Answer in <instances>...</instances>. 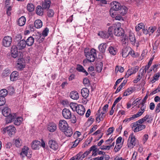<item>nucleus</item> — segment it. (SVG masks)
Listing matches in <instances>:
<instances>
[{"label": "nucleus", "mask_w": 160, "mask_h": 160, "mask_svg": "<svg viewBox=\"0 0 160 160\" xmlns=\"http://www.w3.org/2000/svg\"><path fill=\"white\" fill-rule=\"evenodd\" d=\"M117 49L116 48L112 46H110L108 49L109 52L112 55H115L117 52Z\"/></svg>", "instance_id": "obj_40"}, {"label": "nucleus", "mask_w": 160, "mask_h": 160, "mask_svg": "<svg viewBox=\"0 0 160 160\" xmlns=\"http://www.w3.org/2000/svg\"><path fill=\"white\" fill-rule=\"evenodd\" d=\"M103 66V63L102 62H98L96 65V71L98 72H101Z\"/></svg>", "instance_id": "obj_38"}, {"label": "nucleus", "mask_w": 160, "mask_h": 160, "mask_svg": "<svg viewBox=\"0 0 160 160\" xmlns=\"http://www.w3.org/2000/svg\"><path fill=\"white\" fill-rule=\"evenodd\" d=\"M83 83L85 85L87 84L88 85L90 84L89 80L87 78H85L83 80Z\"/></svg>", "instance_id": "obj_64"}, {"label": "nucleus", "mask_w": 160, "mask_h": 160, "mask_svg": "<svg viewBox=\"0 0 160 160\" xmlns=\"http://www.w3.org/2000/svg\"><path fill=\"white\" fill-rule=\"evenodd\" d=\"M56 129L57 126L55 123L52 122L49 123L48 125V129L49 132H53L56 130Z\"/></svg>", "instance_id": "obj_18"}, {"label": "nucleus", "mask_w": 160, "mask_h": 160, "mask_svg": "<svg viewBox=\"0 0 160 160\" xmlns=\"http://www.w3.org/2000/svg\"><path fill=\"white\" fill-rule=\"evenodd\" d=\"M148 136L147 134H145L143 136L142 138V141L143 143H145L147 140H148Z\"/></svg>", "instance_id": "obj_59"}, {"label": "nucleus", "mask_w": 160, "mask_h": 160, "mask_svg": "<svg viewBox=\"0 0 160 160\" xmlns=\"http://www.w3.org/2000/svg\"><path fill=\"white\" fill-rule=\"evenodd\" d=\"M26 20L24 17H22L18 20V23L19 26H22L25 23Z\"/></svg>", "instance_id": "obj_35"}, {"label": "nucleus", "mask_w": 160, "mask_h": 160, "mask_svg": "<svg viewBox=\"0 0 160 160\" xmlns=\"http://www.w3.org/2000/svg\"><path fill=\"white\" fill-rule=\"evenodd\" d=\"M15 91L14 88L12 87H10L8 88V92L10 94H13Z\"/></svg>", "instance_id": "obj_58"}, {"label": "nucleus", "mask_w": 160, "mask_h": 160, "mask_svg": "<svg viewBox=\"0 0 160 160\" xmlns=\"http://www.w3.org/2000/svg\"><path fill=\"white\" fill-rule=\"evenodd\" d=\"M108 105L107 104L105 105L102 108L103 111L101 112V113L105 114L108 112Z\"/></svg>", "instance_id": "obj_54"}, {"label": "nucleus", "mask_w": 160, "mask_h": 160, "mask_svg": "<svg viewBox=\"0 0 160 160\" xmlns=\"http://www.w3.org/2000/svg\"><path fill=\"white\" fill-rule=\"evenodd\" d=\"M18 76V72L16 71H14L10 75V80L12 81H15L18 79L19 78Z\"/></svg>", "instance_id": "obj_21"}, {"label": "nucleus", "mask_w": 160, "mask_h": 160, "mask_svg": "<svg viewBox=\"0 0 160 160\" xmlns=\"http://www.w3.org/2000/svg\"><path fill=\"white\" fill-rule=\"evenodd\" d=\"M70 96L71 98L74 100H77L79 98L78 93L75 91H72L70 93Z\"/></svg>", "instance_id": "obj_29"}, {"label": "nucleus", "mask_w": 160, "mask_h": 160, "mask_svg": "<svg viewBox=\"0 0 160 160\" xmlns=\"http://www.w3.org/2000/svg\"><path fill=\"white\" fill-rule=\"evenodd\" d=\"M89 91L86 88H83L81 90V94L82 96L85 99L88 96Z\"/></svg>", "instance_id": "obj_23"}, {"label": "nucleus", "mask_w": 160, "mask_h": 160, "mask_svg": "<svg viewBox=\"0 0 160 160\" xmlns=\"http://www.w3.org/2000/svg\"><path fill=\"white\" fill-rule=\"evenodd\" d=\"M85 56L88 60L90 62H93L97 57L96 50L94 48H92L90 51H87V49L84 50Z\"/></svg>", "instance_id": "obj_3"}, {"label": "nucleus", "mask_w": 160, "mask_h": 160, "mask_svg": "<svg viewBox=\"0 0 160 160\" xmlns=\"http://www.w3.org/2000/svg\"><path fill=\"white\" fill-rule=\"evenodd\" d=\"M81 141L80 138H78L74 142H73L74 143L72 145V146L71 147V148H74L75 147H76L78 145V143L79 142Z\"/></svg>", "instance_id": "obj_55"}, {"label": "nucleus", "mask_w": 160, "mask_h": 160, "mask_svg": "<svg viewBox=\"0 0 160 160\" xmlns=\"http://www.w3.org/2000/svg\"><path fill=\"white\" fill-rule=\"evenodd\" d=\"M49 32V29L48 28H46L42 32V34L43 36L44 37L48 35V33Z\"/></svg>", "instance_id": "obj_56"}, {"label": "nucleus", "mask_w": 160, "mask_h": 160, "mask_svg": "<svg viewBox=\"0 0 160 160\" xmlns=\"http://www.w3.org/2000/svg\"><path fill=\"white\" fill-rule=\"evenodd\" d=\"M12 42V38L9 36H6L3 39L2 44L5 47H8L11 45Z\"/></svg>", "instance_id": "obj_7"}, {"label": "nucleus", "mask_w": 160, "mask_h": 160, "mask_svg": "<svg viewBox=\"0 0 160 160\" xmlns=\"http://www.w3.org/2000/svg\"><path fill=\"white\" fill-rule=\"evenodd\" d=\"M64 133L65 135L68 137H71L73 134L72 130L70 127H68L66 128H65L64 131H62Z\"/></svg>", "instance_id": "obj_20"}, {"label": "nucleus", "mask_w": 160, "mask_h": 160, "mask_svg": "<svg viewBox=\"0 0 160 160\" xmlns=\"http://www.w3.org/2000/svg\"><path fill=\"white\" fill-rule=\"evenodd\" d=\"M48 145L50 148L54 151L57 150L58 148V145L57 142L54 140L51 139L48 141Z\"/></svg>", "instance_id": "obj_6"}, {"label": "nucleus", "mask_w": 160, "mask_h": 160, "mask_svg": "<svg viewBox=\"0 0 160 160\" xmlns=\"http://www.w3.org/2000/svg\"><path fill=\"white\" fill-rule=\"evenodd\" d=\"M42 7L40 6H38L36 10V13L39 16H42L43 14V10Z\"/></svg>", "instance_id": "obj_36"}, {"label": "nucleus", "mask_w": 160, "mask_h": 160, "mask_svg": "<svg viewBox=\"0 0 160 160\" xmlns=\"http://www.w3.org/2000/svg\"><path fill=\"white\" fill-rule=\"evenodd\" d=\"M144 28V24L142 23H140L138 24L135 27L136 31L137 32L139 31L141 29H143Z\"/></svg>", "instance_id": "obj_43"}, {"label": "nucleus", "mask_w": 160, "mask_h": 160, "mask_svg": "<svg viewBox=\"0 0 160 160\" xmlns=\"http://www.w3.org/2000/svg\"><path fill=\"white\" fill-rule=\"evenodd\" d=\"M101 108H100L98 111V113L97 114V116L96 118V122H99L101 121H102L103 120L104 116L103 114L101 113L100 112Z\"/></svg>", "instance_id": "obj_19"}, {"label": "nucleus", "mask_w": 160, "mask_h": 160, "mask_svg": "<svg viewBox=\"0 0 160 160\" xmlns=\"http://www.w3.org/2000/svg\"><path fill=\"white\" fill-rule=\"evenodd\" d=\"M3 115L6 117H8L7 121L8 123L12 122V120L16 118V113H11L10 109L8 107L4 108L2 111Z\"/></svg>", "instance_id": "obj_2"}, {"label": "nucleus", "mask_w": 160, "mask_h": 160, "mask_svg": "<svg viewBox=\"0 0 160 160\" xmlns=\"http://www.w3.org/2000/svg\"><path fill=\"white\" fill-rule=\"evenodd\" d=\"M145 121H146V122L148 123H151L153 120L152 116L148 114L146 115L145 116Z\"/></svg>", "instance_id": "obj_45"}, {"label": "nucleus", "mask_w": 160, "mask_h": 160, "mask_svg": "<svg viewBox=\"0 0 160 160\" xmlns=\"http://www.w3.org/2000/svg\"><path fill=\"white\" fill-rule=\"evenodd\" d=\"M18 49L15 46H13L11 48V55L14 58H16L18 56Z\"/></svg>", "instance_id": "obj_15"}, {"label": "nucleus", "mask_w": 160, "mask_h": 160, "mask_svg": "<svg viewBox=\"0 0 160 160\" xmlns=\"http://www.w3.org/2000/svg\"><path fill=\"white\" fill-rule=\"evenodd\" d=\"M8 92V91L6 89H2L0 91V96L4 97L5 98V97L7 95Z\"/></svg>", "instance_id": "obj_48"}, {"label": "nucleus", "mask_w": 160, "mask_h": 160, "mask_svg": "<svg viewBox=\"0 0 160 160\" xmlns=\"http://www.w3.org/2000/svg\"><path fill=\"white\" fill-rule=\"evenodd\" d=\"M114 130V128L113 127H112L109 128L108 130V135L111 134Z\"/></svg>", "instance_id": "obj_61"}, {"label": "nucleus", "mask_w": 160, "mask_h": 160, "mask_svg": "<svg viewBox=\"0 0 160 160\" xmlns=\"http://www.w3.org/2000/svg\"><path fill=\"white\" fill-rule=\"evenodd\" d=\"M62 115L65 119H69L71 118L72 113L69 109L67 108L64 109L62 111Z\"/></svg>", "instance_id": "obj_10"}, {"label": "nucleus", "mask_w": 160, "mask_h": 160, "mask_svg": "<svg viewBox=\"0 0 160 160\" xmlns=\"http://www.w3.org/2000/svg\"><path fill=\"white\" fill-rule=\"evenodd\" d=\"M22 118L21 117H17V116L16 115V118H15L13 120H12V122H13L14 124L16 125H19L22 122Z\"/></svg>", "instance_id": "obj_25"}, {"label": "nucleus", "mask_w": 160, "mask_h": 160, "mask_svg": "<svg viewBox=\"0 0 160 160\" xmlns=\"http://www.w3.org/2000/svg\"><path fill=\"white\" fill-rule=\"evenodd\" d=\"M34 41V38L32 36H30L28 38L26 41V45L28 46H31L33 45Z\"/></svg>", "instance_id": "obj_26"}, {"label": "nucleus", "mask_w": 160, "mask_h": 160, "mask_svg": "<svg viewBox=\"0 0 160 160\" xmlns=\"http://www.w3.org/2000/svg\"><path fill=\"white\" fill-rule=\"evenodd\" d=\"M160 112V102L158 103L155 108V112L158 113Z\"/></svg>", "instance_id": "obj_60"}, {"label": "nucleus", "mask_w": 160, "mask_h": 160, "mask_svg": "<svg viewBox=\"0 0 160 160\" xmlns=\"http://www.w3.org/2000/svg\"><path fill=\"white\" fill-rule=\"evenodd\" d=\"M16 128L13 126L10 125L4 128L2 131L4 133L7 132L9 136H11L15 133Z\"/></svg>", "instance_id": "obj_5"}, {"label": "nucleus", "mask_w": 160, "mask_h": 160, "mask_svg": "<svg viewBox=\"0 0 160 160\" xmlns=\"http://www.w3.org/2000/svg\"><path fill=\"white\" fill-rule=\"evenodd\" d=\"M128 37L125 35L122 40V44L125 46L127 45L128 43Z\"/></svg>", "instance_id": "obj_44"}, {"label": "nucleus", "mask_w": 160, "mask_h": 160, "mask_svg": "<svg viewBox=\"0 0 160 160\" xmlns=\"http://www.w3.org/2000/svg\"><path fill=\"white\" fill-rule=\"evenodd\" d=\"M40 142L35 140L33 141L31 144V147L32 149H38L39 148V146L40 145Z\"/></svg>", "instance_id": "obj_24"}, {"label": "nucleus", "mask_w": 160, "mask_h": 160, "mask_svg": "<svg viewBox=\"0 0 160 160\" xmlns=\"http://www.w3.org/2000/svg\"><path fill=\"white\" fill-rule=\"evenodd\" d=\"M29 150V148L28 147L25 146H24L22 148L21 154L22 155L23 154L27 156Z\"/></svg>", "instance_id": "obj_42"}, {"label": "nucleus", "mask_w": 160, "mask_h": 160, "mask_svg": "<svg viewBox=\"0 0 160 160\" xmlns=\"http://www.w3.org/2000/svg\"><path fill=\"white\" fill-rule=\"evenodd\" d=\"M145 73L144 69L143 67H142L139 70V72L138 75L137 76L136 78L133 80V82L134 83H136L139 81L142 78Z\"/></svg>", "instance_id": "obj_13"}, {"label": "nucleus", "mask_w": 160, "mask_h": 160, "mask_svg": "<svg viewBox=\"0 0 160 160\" xmlns=\"http://www.w3.org/2000/svg\"><path fill=\"white\" fill-rule=\"evenodd\" d=\"M101 149L103 150H109L110 149L109 146H102L100 148Z\"/></svg>", "instance_id": "obj_63"}, {"label": "nucleus", "mask_w": 160, "mask_h": 160, "mask_svg": "<svg viewBox=\"0 0 160 160\" xmlns=\"http://www.w3.org/2000/svg\"><path fill=\"white\" fill-rule=\"evenodd\" d=\"M134 91V89L132 87H130L127 89L124 92L123 96H127L131 94Z\"/></svg>", "instance_id": "obj_39"}, {"label": "nucleus", "mask_w": 160, "mask_h": 160, "mask_svg": "<svg viewBox=\"0 0 160 160\" xmlns=\"http://www.w3.org/2000/svg\"><path fill=\"white\" fill-rule=\"evenodd\" d=\"M138 71V69L136 68H133L128 69L127 72L125 75V78H128L132 74L135 73Z\"/></svg>", "instance_id": "obj_17"}, {"label": "nucleus", "mask_w": 160, "mask_h": 160, "mask_svg": "<svg viewBox=\"0 0 160 160\" xmlns=\"http://www.w3.org/2000/svg\"><path fill=\"white\" fill-rule=\"evenodd\" d=\"M51 2L50 0H45L42 2V7L44 9H48L50 6Z\"/></svg>", "instance_id": "obj_22"}, {"label": "nucleus", "mask_w": 160, "mask_h": 160, "mask_svg": "<svg viewBox=\"0 0 160 160\" xmlns=\"http://www.w3.org/2000/svg\"><path fill=\"white\" fill-rule=\"evenodd\" d=\"M124 71V68L121 66H117L115 68V71L116 72H122Z\"/></svg>", "instance_id": "obj_49"}, {"label": "nucleus", "mask_w": 160, "mask_h": 160, "mask_svg": "<svg viewBox=\"0 0 160 160\" xmlns=\"http://www.w3.org/2000/svg\"><path fill=\"white\" fill-rule=\"evenodd\" d=\"M26 41L22 39L18 42L16 47L19 50L24 49L26 46Z\"/></svg>", "instance_id": "obj_11"}, {"label": "nucleus", "mask_w": 160, "mask_h": 160, "mask_svg": "<svg viewBox=\"0 0 160 160\" xmlns=\"http://www.w3.org/2000/svg\"><path fill=\"white\" fill-rule=\"evenodd\" d=\"M78 105L76 103H72L70 104V106L73 111H75L76 110Z\"/></svg>", "instance_id": "obj_50"}, {"label": "nucleus", "mask_w": 160, "mask_h": 160, "mask_svg": "<svg viewBox=\"0 0 160 160\" xmlns=\"http://www.w3.org/2000/svg\"><path fill=\"white\" fill-rule=\"evenodd\" d=\"M144 112L143 111H139L136 114H135L133 115V116L135 118H137L138 117H139L141 116L142 114Z\"/></svg>", "instance_id": "obj_57"}, {"label": "nucleus", "mask_w": 160, "mask_h": 160, "mask_svg": "<svg viewBox=\"0 0 160 160\" xmlns=\"http://www.w3.org/2000/svg\"><path fill=\"white\" fill-rule=\"evenodd\" d=\"M128 38L129 39L130 41L131 42V44L132 45H134L136 42V39L135 36L133 33H129Z\"/></svg>", "instance_id": "obj_27"}, {"label": "nucleus", "mask_w": 160, "mask_h": 160, "mask_svg": "<svg viewBox=\"0 0 160 160\" xmlns=\"http://www.w3.org/2000/svg\"><path fill=\"white\" fill-rule=\"evenodd\" d=\"M109 30L112 32V35L113 33L115 36L118 37L122 36L124 34L123 29L116 24H114L110 27Z\"/></svg>", "instance_id": "obj_1"}, {"label": "nucleus", "mask_w": 160, "mask_h": 160, "mask_svg": "<svg viewBox=\"0 0 160 160\" xmlns=\"http://www.w3.org/2000/svg\"><path fill=\"white\" fill-rule=\"evenodd\" d=\"M76 111L78 113L82 116L84 114L85 110L82 105L79 104L78 105Z\"/></svg>", "instance_id": "obj_16"}, {"label": "nucleus", "mask_w": 160, "mask_h": 160, "mask_svg": "<svg viewBox=\"0 0 160 160\" xmlns=\"http://www.w3.org/2000/svg\"><path fill=\"white\" fill-rule=\"evenodd\" d=\"M54 12L52 9H49L48 11L47 15L49 17H52L54 15Z\"/></svg>", "instance_id": "obj_53"}, {"label": "nucleus", "mask_w": 160, "mask_h": 160, "mask_svg": "<svg viewBox=\"0 0 160 160\" xmlns=\"http://www.w3.org/2000/svg\"><path fill=\"white\" fill-rule=\"evenodd\" d=\"M112 7L110 10V12L111 13V12L113 11H118L121 6L120 4L118 2L114 1L111 3Z\"/></svg>", "instance_id": "obj_9"}, {"label": "nucleus", "mask_w": 160, "mask_h": 160, "mask_svg": "<svg viewBox=\"0 0 160 160\" xmlns=\"http://www.w3.org/2000/svg\"><path fill=\"white\" fill-rule=\"evenodd\" d=\"M6 102L5 98L4 97L0 96V106H2L5 104Z\"/></svg>", "instance_id": "obj_51"}, {"label": "nucleus", "mask_w": 160, "mask_h": 160, "mask_svg": "<svg viewBox=\"0 0 160 160\" xmlns=\"http://www.w3.org/2000/svg\"><path fill=\"white\" fill-rule=\"evenodd\" d=\"M7 14L8 16L11 15L10 11L12 10V7L11 6H7Z\"/></svg>", "instance_id": "obj_62"}, {"label": "nucleus", "mask_w": 160, "mask_h": 160, "mask_svg": "<svg viewBox=\"0 0 160 160\" xmlns=\"http://www.w3.org/2000/svg\"><path fill=\"white\" fill-rule=\"evenodd\" d=\"M27 9L29 12L33 11L34 10V6L33 4L31 3H28L27 6Z\"/></svg>", "instance_id": "obj_41"}, {"label": "nucleus", "mask_w": 160, "mask_h": 160, "mask_svg": "<svg viewBox=\"0 0 160 160\" xmlns=\"http://www.w3.org/2000/svg\"><path fill=\"white\" fill-rule=\"evenodd\" d=\"M145 127L146 126L145 125L138 124V127L133 129V131L134 132H137L144 129Z\"/></svg>", "instance_id": "obj_32"}, {"label": "nucleus", "mask_w": 160, "mask_h": 160, "mask_svg": "<svg viewBox=\"0 0 160 160\" xmlns=\"http://www.w3.org/2000/svg\"><path fill=\"white\" fill-rule=\"evenodd\" d=\"M10 73V70L9 69L7 68L3 71L2 75L3 77H6L8 76Z\"/></svg>", "instance_id": "obj_47"}, {"label": "nucleus", "mask_w": 160, "mask_h": 160, "mask_svg": "<svg viewBox=\"0 0 160 160\" xmlns=\"http://www.w3.org/2000/svg\"><path fill=\"white\" fill-rule=\"evenodd\" d=\"M97 148L95 146H93L91 147L90 149L88 150L85 152L83 154V157H86L91 152V151H92V155L94 154L95 153L97 152Z\"/></svg>", "instance_id": "obj_14"}, {"label": "nucleus", "mask_w": 160, "mask_h": 160, "mask_svg": "<svg viewBox=\"0 0 160 160\" xmlns=\"http://www.w3.org/2000/svg\"><path fill=\"white\" fill-rule=\"evenodd\" d=\"M77 159L78 160H82L84 157H83V155L82 152H80L75 156Z\"/></svg>", "instance_id": "obj_46"}, {"label": "nucleus", "mask_w": 160, "mask_h": 160, "mask_svg": "<svg viewBox=\"0 0 160 160\" xmlns=\"http://www.w3.org/2000/svg\"><path fill=\"white\" fill-rule=\"evenodd\" d=\"M76 69L79 72H82L85 73V74L86 76H87L88 74V72L84 69L83 66L79 64H78L77 65Z\"/></svg>", "instance_id": "obj_37"}, {"label": "nucleus", "mask_w": 160, "mask_h": 160, "mask_svg": "<svg viewBox=\"0 0 160 160\" xmlns=\"http://www.w3.org/2000/svg\"><path fill=\"white\" fill-rule=\"evenodd\" d=\"M136 143V139L135 136L132 134L129 136L128 141V146L130 148H132Z\"/></svg>", "instance_id": "obj_4"}, {"label": "nucleus", "mask_w": 160, "mask_h": 160, "mask_svg": "<svg viewBox=\"0 0 160 160\" xmlns=\"http://www.w3.org/2000/svg\"><path fill=\"white\" fill-rule=\"evenodd\" d=\"M34 25L36 28H40L42 26V22L40 20H37L34 22Z\"/></svg>", "instance_id": "obj_33"}, {"label": "nucleus", "mask_w": 160, "mask_h": 160, "mask_svg": "<svg viewBox=\"0 0 160 160\" xmlns=\"http://www.w3.org/2000/svg\"><path fill=\"white\" fill-rule=\"evenodd\" d=\"M107 45L106 43H102L98 46L99 51L102 53H104L107 47Z\"/></svg>", "instance_id": "obj_28"}, {"label": "nucleus", "mask_w": 160, "mask_h": 160, "mask_svg": "<svg viewBox=\"0 0 160 160\" xmlns=\"http://www.w3.org/2000/svg\"><path fill=\"white\" fill-rule=\"evenodd\" d=\"M68 126L67 122L64 120H60L58 122V127L61 131H64L65 128Z\"/></svg>", "instance_id": "obj_8"}, {"label": "nucleus", "mask_w": 160, "mask_h": 160, "mask_svg": "<svg viewBox=\"0 0 160 160\" xmlns=\"http://www.w3.org/2000/svg\"><path fill=\"white\" fill-rule=\"evenodd\" d=\"M109 27L108 29V32L107 31L100 32L98 35L103 38H108L110 36H112V32L109 31Z\"/></svg>", "instance_id": "obj_12"}, {"label": "nucleus", "mask_w": 160, "mask_h": 160, "mask_svg": "<svg viewBox=\"0 0 160 160\" xmlns=\"http://www.w3.org/2000/svg\"><path fill=\"white\" fill-rule=\"evenodd\" d=\"M127 10L128 9L127 7L123 6H121L118 11L122 15H124L127 13Z\"/></svg>", "instance_id": "obj_31"}, {"label": "nucleus", "mask_w": 160, "mask_h": 160, "mask_svg": "<svg viewBox=\"0 0 160 160\" xmlns=\"http://www.w3.org/2000/svg\"><path fill=\"white\" fill-rule=\"evenodd\" d=\"M16 67L18 70H20L25 67V65L22 63L21 59H18Z\"/></svg>", "instance_id": "obj_30"}, {"label": "nucleus", "mask_w": 160, "mask_h": 160, "mask_svg": "<svg viewBox=\"0 0 160 160\" xmlns=\"http://www.w3.org/2000/svg\"><path fill=\"white\" fill-rule=\"evenodd\" d=\"M116 145L114 149V151L116 152H118L122 147V144H118Z\"/></svg>", "instance_id": "obj_52"}, {"label": "nucleus", "mask_w": 160, "mask_h": 160, "mask_svg": "<svg viewBox=\"0 0 160 160\" xmlns=\"http://www.w3.org/2000/svg\"><path fill=\"white\" fill-rule=\"evenodd\" d=\"M129 48H125L122 49V56L123 57L125 58L129 55Z\"/></svg>", "instance_id": "obj_34"}]
</instances>
